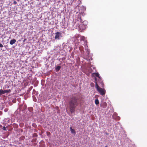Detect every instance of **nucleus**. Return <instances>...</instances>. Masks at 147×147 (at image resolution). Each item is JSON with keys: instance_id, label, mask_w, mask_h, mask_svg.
Here are the masks:
<instances>
[{"instance_id": "0eeeda50", "label": "nucleus", "mask_w": 147, "mask_h": 147, "mask_svg": "<svg viewBox=\"0 0 147 147\" xmlns=\"http://www.w3.org/2000/svg\"><path fill=\"white\" fill-rule=\"evenodd\" d=\"M93 74H95V76L98 77L99 78H100V77L99 76V74L98 73H93Z\"/></svg>"}, {"instance_id": "423d86ee", "label": "nucleus", "mask_w": 147, "mask_h": 147, "mask_svg": "<svg viewBox=\"0 0 147 147\" xmlns=\"http://www.w3.org/2000/svg\"><path fill=\"white\" fill-rule=\"evenodd\" d=\"M70 131H71V133H72L73 134H76L75 131H74V129H72V128L71 127H70Z\"/></svg>"}, {"instance_id": "6ab92c4d", "label": "nucleus", "mask_w": 147, "mask_h": 147, "mask_svg": "<svg viewBox=\"0 0 147 147\" xmlns=\"http://www.w3.org/2000/svg\"><path fill=\"white\" fill-rule=\"evenodd\" d=\"M78 13V12H77V14Z\"/></svg>"}, {"instance_id": "aec40b11", "label": "nucleus", "mask_w": 147, "mask_h": 147, "mask_svg": "<svg viewBox=\"0 0 147 147\" xmlns=\"http://www.w3.org/2000/svg\"><path fill=\"white\" fill-rule=\"evenodd\" d=\"M105 147H107V146H106Z\"/></svg>"}, {"instance_id": "f3484780", "label": "nucleus", "mask_w": 147, "mask_h": 147, "mask_svg": "<svg viewBox=\"0 0 147 147\" xmlns=\"http://www.w3.org/2000/svg\"><path fill=\"white\" fill-rule=\"evenodd\" d=\"M83 13H82V12H81V13H80V15H82V16H83Z\"/></svg>"}, {"instance_id": "1a4fd4ad", "label": "nucleus", "mask_w": 147, "mask_h": 147, "mask_svg": "<svg viewBox=\"0 0 147 147\" xmlns=\"http://www.w3.org/2000/svg\"><path fill=\"white\" fill-rule=\"evenodd\" d=\"M5 93V92H4V90H0V95H2Z\"/></svg>"}, {"instance_id": "ddd939ff", "label": "nucleus", "mask_w": 147, "mask_h": 147, "mask_svg": "<svg viewBox=\"0 0 147 147\" xmlns=\"http://www.w3.org/2000/svg\"><path fill=\"white\" fill-rule=\"evenodd\" d=\"M78 2V3H79V2H80V1L79 0H75L76 2V1Z\"/></svg>"}, {"instance_id": "7ed1b4c3", "label": "nucleus", "mask_w": 147, "mask_h": 147, "mask_svg": "<svg viewBox=\"0 0 147 147\" xmlns=\"http://www.w3.org/2000/svg\"><path fill=\"white\" fill-rule=\"evenodd\" d=\"M86 22L84 21L83 22H81V24L79 25L78 27L80 29L84 30L85 29L86 26L84 25V23Z\"/></svg>"}, {"instance_id": "4468645a", "label": "nucleus", "mask_w": 147, "mask_h": 147, "mask_svg": "<svg viewBox=\"0 0 147 147\" xmlns=\"http://www.w3.org/2000/svg\"><path fill=\"white\" fill-rule=\"evenodd\" d=\"M3 47V45L1 43H0V47Z\"/></svg>"}, {"instance_id": "9b49d317", "label": "nucleus", "mask_w": 147, "mask_h": 147, "mask_svg": "<svg viewBox=\"0 0 147 147\" xmlns=\"http://www.w3.org/2000/svg\"><path fill=\"white\" fill-rule=\"evenodd\" d=\"M85 37L84 36H82L81 37V40H83V41H84L85 40Z\"/></svg>"}, {"instance_id": "20e7f679", "label": "nucleus", "mask_w": 147, "mask_h": 147, "mask_svg": "<svg viewBox=\"0 0 147 147\" xmlns=\"http://www.w3.org/2000/svg\"><path fill=\"white\" fill-rule=\"evenodd\" d=\"M61 34L59 32H57L55 33V38L56 39L59 40L60 39V37L61 36Z\"/></svg>"}, {"instance_id": "39448f33", "label": "nucleus", "mask_w": 147, "mask_h": 147, "mask_svg": "<svg viewBox=\"0 0 147 147\" xmlns=\"http://www.w3.org/2000/svg\"><path fill=\"white\" fill-rule=\"evenodd\" d=\"M16 42V40L15 39L11 40L10 42V44L11 45H13Z\"/></svg>"}, {"instance_id": "f8f14e48", "label": "nucleus", "mask_w": 147, "mask_h": 147, "mask_svg": "<svg viewBox=\"0 0 147 147\" xmlns=\"http://www.w3.org/2000/svg\"><path fill=\"white\" fill-rule=\"evenodd\" d=\"M3 129L5 131H6L7 130V129H6V127L5 126H4L3 128Z\"/></svg>"}, {"instance_id": "dca6fc26", "label": "nucleus", "mask_w": 147, "mask_h": 147, "mask_svg": "<svg viewBox=\"0 0 147 147\" xmlns=\"http://www.w3.org/2000/svg\"><path fill=\"white\" fill-rule=\"evenodd\" d=\"M4 92H5V93H6L7 92V90H4Z\"/></svg>"}, {"instance_id": "2eb2a0df", "label": "nucleus", "mask_w": 147, "mask_h": 147, "mask_svg": "<svg viewBox=\"0 0 147 147\" xmlns=\"http://www.w3.org/2000/svg\"><path fill=\"white\" fill-rule=\"evenodd\" d=\"M13 3L15 5L17 4V2L16 1H14Z\"/></svg>"}, {"instance_id": "9d476101", "label": "nucleus", "mask_w": 147, "mask_h": 147, "mask_svg": "<svg viewBox=\"0 0 147 147\" xmlns=\"http://www.w3.org/2000/svg\"><path fill=\"white\" fill-rule=\"evenodd\" d=\"M95 103L96 105H98L99 104V102L98 99H96L95 100Z\"/></svg>"}, {"instance_id": "f257e3e1", "label": "nucleus", "mask_w": 147, "mask_h": 147, "mask_svg": "<svg viewBox=\"0 0 147 147\" xmlns=\"http://www.w3.org/2000/svg\"><path fill=\"white\" fill-rule=\"evenodd\" d=\"M78 105L77 99L75 97L72 98L69 102V109L71 114L75 112V108Z\"/></svg>"}, {"instance_id": "a211bd4d", "label": "nucleus", "mask_w": 147, "mask_h": 147, "mask_svg": "<svg viewBox=\"0 0 147 147\" xmlns=\"http://www.w3.org/2000/svg\"><path fill=\"white\" fill-rule=\"evenodd\" d=\"M91 84H93V86H94V84L93 83H92Z\"/></svg>"}, {"instance_id": "6e6552de", "label": "nucleus", "mask_w": 147, "mask_h": 147, "mask_svg": "<svg viewBox=\"0 0 147 147\" xmlns=\"http://www.w3.org/2000/svg\"><path fill=\"white\" fill-rule=\"evenodd\" d=\"M61 67L60 66H58L56 68V70L57 71H58L60 69Z\"/></svg>"}, {"instance_id": "f03ea898", "label": "nucleus", "mask_w": 147, "mask_h": 147, "mask_svg": "<svg viewBox=\"0 0 147 147\" xmlns=\"http://www.w3.org/2000/svg\"><path fill=\"white\" fill-rule=\"evenodd\" d=\"M95 87L97 89V90L98 92H99L100 94L102 95H103L105 94V90L102 89L100 88L99 86H98L97 82H99L101 84V85L102 86V87H103L104 86V84L102 83V82L101 80V78H100V79L99 78V79L98 80H97V79L95 78Z\"/></svg>"}]
</instances>
